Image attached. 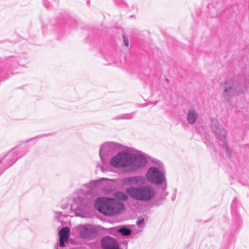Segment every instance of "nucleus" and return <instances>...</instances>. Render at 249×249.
Masks as SVG:
<instances>
[{"instance_id": "aec40b11", "label": "nucleus", "mask_w": 249, "mask_h": 249, "mask_svg": "<svg viewBox=\"0 0 249 249\" xmlns=\"http://www.w3.org/2000/svg\"><path fill=\"white\" fill-rule=\"evenodd\" d=\"M223 143H224V147L225 150L226 156L228 158L231 159L233 156V152H232V150L229 147V146L228 145L227 142H225Z\"/></svg>"}, {"instance_id": "4468645a", "label": "nucleus", "mask_w": 249, "mask_h": 249, "mask_svg": "<svg viewBox=\"0 0 249 249\" xmlns=\"http://www.w3.org/2000/svg\"><path fill=\"white\" fill-rule=\"evenodd\" d=\"M198 118V114L194 108H191L189 110L186 119L188 122L191 124H194Z\"/></svg>"}, {"instance_id": "473e14b6", "label": "nucleus", "mask_w": 249, "mask_h": 249, "mask_svg": "<svg viewBox=\"0 0 249 249\" xmlns=\"http://www.w3.org/2000/svg\"><path fill=\"white\" fill-rule=\"evenodd\" d=\"M68 206H68V204H65V205H64L62 206H61V208H62V209H65L68 208Z\"/></svg>"}, {"instance_id": "2f4dec72", "label": "nucleus", "mask_w": 249, "mask_h": 249, "mask_svg": "<svg viewBox=\"0 0 249 249\" xmlns=\"http://www.w3.org/2000/svg\"><path fill=\"white\" fill-rule=\"evenodd\" d=\"M162 191L163 192V195H162V196H163L162 198H163V199H164L165 197L168 195V192H165V191Z\"/></svg>"}, {"instance_id": "c756f323", "label": "nucleus", "mask_w": 249, "mask_h": 249, "mask_svg": "<svg viewBox=\"0 0 249 249\" xmlns=\"http://www.w3.org/2000/svg\"><path fill=\"white\" fill-rule=\"evenodd\" d=\"M116 4L118 5L123 6L124 4V1L122 0H114Z\"/></svg>"}, {"instance_id": "5701e85b", "label": "nucleus", "mask_w": 249, "mask_h": 249, "mask_svg": "<svg viewBox=\"0 0 249 249\" xmlns=\"http://www.w3.org/2000/svg\"><path fill=\"white\" fill-rule=\"evenodd\" d=\"M67 215L66 214L63 213L62 212H55V218L57 219L58 221H61L60 218L61 217H66Z\"/></svg>"}, {"instance_id": "f704fd0d", "label": "nucleus", "mask_w": 249, "mask_h": 249, "mask_svg": "<svg viewBox=\"0 0 249 249\" xmlns=\"http://www.w3.org/2000/svg\"><path fill=\"white\" fill-rule=\"evenodd\" d=\"M42 27L43 29H44L45 28V26L44 25H42Z\"/></svg>"}, {"instance_id": "9b49d317", "label": "nucleus", "mask_w": 249, "mask_h": 249, "mask_svg": "<svg viewBox=\"0 0 249 249\" xmlns=\"http://www.w3.org/2000/svg\"><path fill=\"white\" fill-rule=\"evenodd\" d=\"M101 244L102 249H120L117 241L109 235L103 237Z\"/></svg>"}, {"instance_id": "6e6552de", "label": "nucleus", "mask_w": 249, "mask_h": 249, "mask_svg": "<svg viewBox=\"0 0 249 249\" xmlns=\"http://www.w3.org/2000/svg\"><path fill=\"white\" fill-rule=\"evenodd\" d=\"M78 230L81 237L89 239L96 237L99 232L95 226L90 224L80 225Z\"/></svg>"}, {"instance_id": "393cba45", "label": "nucleus", "mask_w": 249, "mask_h": 249, "mask_svg": "<svg viewBox=\"0 0 249 249\" xmlns=\"http://www.w3.org/2000/svg\"><path fill=\"white\" fill-rule=\"evenodd\" d=\"M123 42L124 46L125 47H128L129 46V41L127 37L125 36V35H123Z\"/></svg>"}, {"instance_id": "f3484780", "label": "nucleus", "mask_w": 249, "mask_h": 249, "mask_svg": "<svg viewBox=\"0 0 249 249\" xmlns=\"http://www.w3.org/2000/svg\"><path fill=\"white\" fill-rule=\"evenodd\" d=\"M128 194L122 191H117L115 193V197L121 200L126 201L128 199Z\"/></svg>"}, {"instance_id": "2eb2a0df", "label": "nucleus", "mask_w": 249, "mask_h": 249, "mask_svg": "<svg viewBox=\"0 0 249 249\" xmlns=\"http://www.w3.org/2000/svg\"><path fill=\"white\" fill-rule=\"evenodd\" d=\"M75 201L76 203L79 202V204L77 206L76 209H74V206H71V210H74L75 211H83L84 207L83 206V204L84 203L85 199L82 197L78 196L75 199Z\"/></svg>"}, {"instance_id": "f257e3e1", "label": "nucleus", "mask_w": 249, "mask_h": 249, "mask_svg": "<svg viewBox=\"0 0 249 249\" xmlns=\"http://www.w3.org/2000/svg\"><path fill=\"white\" fill-rule=\"evenodd\" d=\"M125 191L132 198L144 202L151 200L155 196L154 188L148 185L131 186Z\"/></svg>"}, {"instance_id": "b1692460", "label": "nucleus", "mask_w": 249, "mask_h": 249, "mask_svg": "<svg viewBox=\"0 0 249 249\" xmlns=\"http://www.w3.org/2000/svg\"><path fill=\"white\" fill-rule=\"evenodd\" d=\"M212 2L211 3H209L208 4V8H210L212 6L213 7H215L218 2L220 1V0H212Z\"/></svg>"}, {"instance_id": "1a4fd4ad", "label": "nucleus", "mask_w": 249, "mask_h": 249, "mask_svg": "<svg viewBox=\"0 0 249 249\" xmlns=\"http://www.w3.org/2000/svg\"><path fill=\"white\" fill-rule=\"evenodd\" d=\"M211 129L216 137L223 143L227 142V131L225 129L220 126L216 119H211Z\"/></svg>"}, {"instance_id": "20e7f679", "label": "nucleus", "mask_w": 249, "mask_h": 249, "mask_svg": "<svg viewBox=\"0 0 249 249\" xmlns=\"http://www.w3.org/2000/svg\"><path fill=\"white\" fill-rule=\"evenodd\" d=\"M113 201V198L99 197L96 199L94 207L97 210L105 215L111 216L112 204Z\"/></svg>"}, {"instance_id": "e433bc0d", "label": "nucleus", "mask_w": 249, "mask_h": 249, "mask_svg": "<svg viewBox=\"0 0 249 249\" xmlns=\"http://www.w3.org/2000/svg\"><path fill=\"white\" fill-rule=\"evenodd\" d=\"M71 249H77L76 248H72Z\"/></svg>"}, {"instance_id": "412c9836", "label": "nucleus", "mask_w": 249, "mask_h": 249, "mask_svg": "<svg viewBox=\"0 0 249 249\" xmlns=\"http://www.w3.org/2000/svg\"><path fill=\"white\" fill-rule=\"evenodd\" d=\"M68 238L67 237H62L59 236V246L60 248H63L65 246L66 244L67 243Z\"/></svg>"}, {"instance_id": "dca6fc26", "label": "nucleus", "mask_w": 249, "mask_h": 249, "mask_svg": "<svg viewBox=\"0 0 249 249\" xmlns=\"http://www.w3.org/2000/svg\"><path fill=\"white\" fill-rule=\"evenodd\" d=\"M118 232L124 236H128L132 233V231L126 226H123L119 228Z\"/></svg>"}, {"instance_id": "0eeeda50", "label": "nucleus", "mask_w": 249, "mask_h": 249, "mask_svg": "<svg viewBox=\"0 0 249 249\" xmlns=\"http://www.w3.org/2000/svg\"><path fill=\"white\" fill-rule=\"evenodd\" d=\"M146 162V159L143 156L129 152L128 161L129 171H134L143 167Z\"/></svg>"}, {"instance_id": "a211bd4d", "label": "nucleus", "mask_w": 249, "mask_h": 249, "mask_svg": "<svg viewBox=\"0 0 249 249\" xmlns=\"http://www.w3.org/2000/svg\"><path fill=\"white\" fill-rule=\"evenodd\" d=\"M70 231V228L67 226L64 227L59 231V236L69 238Z\"/></svg>"}, {"instance_id": "9d476101", "label": "nucleus", "mask_w": 249, "mask_h": 249, "mask_svg": "<svg viewBox=\"0 0 249 249\" xmlns=\"http://www.w3.org/2000/svg\"><path fill=\"white\" fill-rule=\"evenodd\" d=\"M120 144L114 142H106L102 144L100 148L99 155L103 162H106L104 152L110 150H114L119 148Z\"/></svg>"}, {"instance_id": "39448f33", "label": "nucleus", "mask_w": 249, "mask_h": 249, "mask_svg": "<svg viewBox=\"0 0 249 249\" xmlns=\"http://www.w3.org/2000/svg\"><path fill=\"white\" fill-rule=\"evenodd\" d=\"M129 152L126 151H122L113 157L110 164L115 168H125L129 166Z\"/></svg>"}, {"instance_id": "bb28decb", "label": "nucleus", "mask_w": 249, "mask_h": 249, "mask_svg": "<svg viewBox=\"0 0 249 249\" xmlns=\"http://www.w3.org/2000/svg\"><path fill=\"white\" fill-rule=\"evenodd\" d=\"M42 2H43V4L46 8H48V9L49 8L50 2L48 1H47V0H43Z\"/></svg>"}, {"instance_id": "423d86ee", "label": "nucleus", "mask_w": 249, "mask_h": 249, "mask_svg": "<svg viewBox=\"0 0 249 249\" xmlns=\"http://www.w3.org/2000/svg\"><path fill=\"white\" fill-rule=\"evenodd\" d=\"M220 89H223V96L229 102L236 93L240 92L237 90V85L231 80H226L223 83H220Z\"/></svg>"}, {"instance_id": "c9c22d12", "label": "nucleus", "mask_w": 249, "mask_h": 249, "mask_svg": "<svg viewBox=\"0 0 249 249\" xmlns=\"http://www.w3.org/2000/svg\"><path fill=\"white\" fill-rule=\"evenodd\" d=\"M101 180H103V179H106V178H103L101 179Z\"/></svg>"}, {"instance_id": "cd10ccee", "label": "nucleus", "mask_w": 249, "mask_h": 249, "mask_svg": "<svg viewBox=\"0 0 249 249\" xmlns=\"http://www.w3.org/2000/svg\"><path fill=\"white\" fill-rule=\"evenodd\" d=\"M176 196H177V190H176V189H175L174 190V193L172 194L171 198L172 201H173L176 199Z\"/></svg>"}, {"instance_id": "ddd939ff", "label": "nucleus", "mask_w": 249, "mask_h": 249, "mask_svg": "<svg viewBox=\"0 0 249 249\" xmlns=\"http://www.w3.org/2000/svg\"><path fill=\"white\" fill-rule=\"evenodd\" d=\"M125 208V205L122 202L114 198L112 204L111 215L120 213Z\"/></svg>"}, {"instance_id": "f8f14e48", "label": "nucleus", "mask_w": 249, "mask_h": 249, "mask_svg": "<svg viewBox=\"0 0 249 249\" xmlns=\"http://www.w3.org/2000/svg\"><path fill=\"white\" fill-rule=\"evenodd\" d=\"M145 182V178L142 176L125 177L122 179V182L125 185H133L138 183L143 184Z\"/></svg>"}, {"instance_id": "a878e982", "label": "nucleus", "mask_w": 249, "mask_h": 249, "mask_svg": "<svg viewBox=\"0 0 249 249\" xmlns=\"http://www.w3.org/2000/svg\"><path fill=\"white\" fill-rule=\"evenodd\" d=\"M77 21L75 20H73L71 18H70L67 21V25L68 26H69L70 24L72 25V27H73V24H76Z\"/></svg>"}, {"instance_id": "72a5a7b5", "label": "nucleus", "mask_w": 249, "mask_h": 249, "mask_svg": "<svg viewBox=\"0 0 249 249\" xmlns=\"http://www.w3.org/2000/svg\"><path fill=\"white\" fill-rule=\"evenodd\" d=\"M127 242L126 241H125L124 245H126V247H125L126 248H127Z\"/></svg>"}, {"instance_id": "6ab92c4d", "label": "nucleus", "mask_w": 249, "mask_h": 249, "mask_svg": "<svg viewBox=\"0 0 249 249\" xmlns=\"http://www.w3.org/2000/svg\"><path fill=\"white\" fill-rule=\"evenodd\" d=\"M135 112L129 114H123L120 116L115 117L113 119L116 120L131 119L134 117Z\"/></svg>"}, {"instance_id": "c85d7f7f", "label": "nucleus", "mask_w": 249, "mask_h": 249, "mask_svg": "<svg viewBox=\"0 0 249 249\" xmlns=\"http://www.w3.org/2000/svg\"><path fill=\"white\" fill-rule=\"evenodd\" d=\"M144 223V219L143 218L138 219L136 222L137 224L139 226H141V225Z\"/></svg>"}, {"instance_id": "7ed1b4c3", "label": "nucleus", "mask_w": 249, "mask_h": 249, "mask_svg": "<svg viewBox=\"0 0 249 249\" xmlns=\"http://www.w3.org/2000/svg\"><path fill=\"white\" fill-rule=\"evenodd\" d=\"M240 209V206L237 204V201L235 198L231 204V213L234 223L232 225L231 229V237L232 238L234 235L239 232L243 223L242 218L239 214L238 210Z\"/></svg>"}, {"instance_id": "7c9ffc66", "label": "nucleus", "mask_w": 249, "mask_h": 249, "mask_svg": "<svg viewBox=\"0 0 249 249\" xmlns=\"http://www.w3.org/2000/svg\"><path fill=\"white\" fill-rule=\"evenodd\" d=\"M99 182H100V180H94L92 182V184H93V185L96 186L99 185Z\"/></svg>"}, {"instance_id": "f03ea898", "label": "nucleus", "mask_w": 249, "mask_h": 249, "mask_svg": "<svg viewBox=\"0 0 249 249\" xmlns=\"http://www.w3.org/2000/svg\"><path fill=\"white\" fill-rule=\"evenodd\" d=\"M145 177L149 182L160 186V188L161 191H165L167 189V182L164 168L150 167L148 169Z\"/></svg>"}, {"instance_id": "4be33fe9", "label": "nucleus", "mask_w": 249, "mask_h": 249, "mask_svg": "<svg viewBox=\"0 0 249 249\" xmlns=\"http://www.w3.org/2000/svg\"><path fill=\"white\" fill-rule=\"evenodd\" d=\"M151 161L157 165V167L159 168H164L163 164L161 162L160 160L157 159H153L151 160Z\"/></svg>"}]
</instances>
